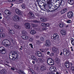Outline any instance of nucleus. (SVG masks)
I'll return each instance as SVG.
<instances>
[{
  "instance_id": "1",
  "label": "nucleus",
  "mask_w": 74,
  "mask_h": 74,
  "mask_svg": "<svg viewBox=\"0 0 74 74\" xmlns=\"http://www.w3.org/2000/svg\"><path fill=\"white\" fill-rule=\"evenodd\" d=\"M2 44L5 47H7L10 45V42L8 40L5 39L2 42Z\"/></svg>"
},
{
  "instance_id": "2",
  "label": "nucleus",
  "mask_w": 74,
  "mask_h": 74,
  "mask_svg": "<svg viewBox=\"0 0 74 74\" xmlns=\"http://www.w3.org/2000/svg\"><path fill=\"white\" fill-rule=\"evenodd\" d=\"M51 38L53 39L54 40H57L59 41V36L56 33L54 34L53 36L51 37Z\"/></svg>"
},
{
  "instance_id": "3",
  "label": "nucleus",
  "mask_w": 74,
  "mask_h": 74,
  "mask_svg": "<svg viewBox=\"0 0 74 74\" xmlns=\"http://www.w3.org/2000/svg\"><path fill=\"white\" fill-rule=\"evenodd\" d=\"M12 56H13L12 58V60H15L16 59H18V58H19V56H18L17 53L14 51L13 52V53L12 54Z\"/></svg>"
},
{
  "instance_id": "4",
  "label": "nucleus",
  "mask_w": 74,
  "mask_h": 74,
  "mask_svg": "<svg viewBox=\"0 0 74 74\" xmlns=\"http://www.w3.org/2000/svg\"><path fill=\"white\" fill-rule=\"evenodd\" d=\"M71 53V52L66 49H63V54L65 56H69Z\"/></svg>"
},
{
  "instance_id": "5",
  "label": "nucleus",
  "mask_w": 74,
  "mask_h": 74,
  "mask_svg": "<svg viewBox=\"0 0 74 74\" xmlns=\"http://www.w3.org/2000/svg\"><path fill=\"white\" fill-rule=\"evenodd\" d=\"M12 19L14 21H16V22L19 21L20 18L17 15H14L12 17Z\"/></svg>"
},
{
  "instance_id": "6",
  "label": "nucleus",
  "mask_w": 74,
  "mask_h": 74,
  "mask_svg": "<svg viewBox=\"0 0 74 74\" xmlns=\"http://www.w3.org/2000/svg\"><path fill=\"white\" fill-rule=\"evenodd\" d=\"M74 14H73V12L72 11H70L67 13V17L68 18H71L73 16Z\"/></svg>"
},
{
  "instance_id": "7",
  "label": "nucleus",
  "mask_w": 74,
  "mask_h": 74,
  "mask_svg": "<svg viewBox=\"0 0 74 74\" xmlns=\"http://www.w3.org/2000/svg\"><path fill=\"white\" fill-rule=\"evenodd\" d=\"M0 52L1 53H2V54H5V53L6 52L5 48L3 47H0Z\"/></svg>"
},
{
  "instance_id": "8",
  "label": "nucleus",
  "mask_w": 74,
  "mask_h": 74,
  "mask_svg": "<svg viewBox=\"0 0 74 74\" xmlns=\"http://www.w3.org/2000/svg\"><path fill=\"white\" fill-rule=\"evenodd\" d=\"M51 45V42L49 40H47L46 41L45 45L46 47H50Z\"/></svg>"
},
{
  "instance_id": "9",
  "label": "nucleus",
  "mask_w": 74,
  "mask_h": 74,
  "mask_svg": "<svg viewBox=\"0 0 74 74\" xmlns=\"http://www.w3.org/2000/svg\"><path fill=\"white\" fill-rule=\"evenodd\" d=\"M50 71L52 72H56V69L55 66H51L50 67L49 69Z\"/></svg>"
},
{
  "instance_id": "10",
  "label": "nucleus",
  "mask_w": 74,
  "mask_h": 74,
  "mask_svg": "<svg viewBox=\"0 0 74 74\" xmlns=\"http://www.w3.org/2000/svg\"><path fill=\"white\" fill-rule=\"evenodd\" d=\"M25 26L26 29H30V23H27L25 24Z\"/></svg>"
},
{
  "instance_id": "11",
  "label": "nucleus",
  "mask_w": 74,
  "mask_h": 74,
  "mask_svg": "<svg viewBox=\"0 0 74 74\" xmlns=\"http://www.w3.org/2000/svg\"><path fill=\"white\" fill-rule=\"evenodd\" d=\"M4 12L5 14L8 15V16H10V15H11V14H12L11 12L8 10H5Z\"/></svg>"
},
{
  "instance_id": "12",
  "label": "nucleus",
  "mask_w": 74,
  "mask_h": 74,
  "mask_svg": "<svg viewBox=\"0 0 74 74\" xmlns=\"http://www.w3.org/2000/svg\"><path fill=\"white\" fill-rule=\"evenodd\" d=\"M35 55L37 56H38V57H41L42 55V53L39 51H36Z\"/></svg>"
},
{
  "instance_id": "13",
  "label": "nucleus",
  "mask_w": 74,
  "mask_h": 74,
  "mask_svg": "<svg viewBox=\"0 0 74 74\" xmlns=\"http://www.w3.org/2000/svg\"><path fill=\"white\" fill-rule=\"evenodd\" d=\"M15 12L18 15H22V12H21L20 10L18 9H16L15 10Z\"/></svg>"
},
{
  "instance_id": "14",
  "label": "nucleus",
  "mask_w": 74,
  "mask_h": 74,
  "mask_svg": "<svg viewBox=\"0 0 74 74\" xmlns=\"http://www.w3.org/2000/svg\"><path fill=\"white\" fill-rule=\"evenodd\" d=\"M7 71L4 69H3L0 72V74H6Z\"/></svg>"
},
{
  "instance_id": "15",
  "label": "nucleus",
  "mask_w": 74,
  "mask_h": 74,
  "mask_svg": "<svg viewBox=\"0 0 74 74\" xmlns=\"http://www.w3.org/2000/svg\"><path fill=\"white\" fill-rule=\"evenodd\" d=\"M40 69L42 71H44L46 70V67L43 65H42L40 66Z\"/></svg>"
},
{
  "instance_id": "16",
  "label": "nucleus",
  "mask_w": 74,
  "mask_h": 74,
  "mask_svg": "<svg viewBox=\"0 0 74 74\" xmlns=\"http://www.w3.org/2000/svg\"><path fill=\"white\" fill-rule=\"evenodd\" d=\"M60 5L59 4H57L55 5L54 6V11H55V10H56L58 9L60 7Z\"/></svg>"
},
{
  "instance_id": "17",
  "label": "nucleus",
  "mask_w": 74,
  "mask_h": 74,
  "mask_svg": "<svg viewBox=\"0 0 74 74\" xmlns=\"http://www.w3.org/2000/svg\"><path fill=\"white\" fill-rule=\"evenodd\" d=\"M31 58L33 60H35L36 63H37L38 62V59L37 58H36V56H32L31 57Z\"/></svg>"
},
{
  "instance_id": "18",
  "label": "nucleus",
  "mask_w": 74,
  "mask_h": 74,
  "mask_svg": "<svg viewBox=\"0 0 74 74\" xmlns=\"http://www.w3.org/2000/svg\"><path fill=\"white\" fill-rule=\"evenodd\" d=\"M42 6L43 7H44L45 10H48L49 9V6L46 5V4H43Z\"/></svg>"
},
{
  "instance_id": "19",
  "label": "nucleus",
  "mask_w": 74,
  "mask_h": 74,
  "mask_svg": "<svg viewBox=\"0 0 74 74\" xmlns=\"http://www.w3.org/2000/svg\"><path fill=\"white\" fill-rule=\"evenodd\" d=\"M52 3H53V2L52 3H51V5L50 4H49L48 3H47L48 4L50 7V9L52 11H54V6H52Z\"/></svg>"
},
{
  "instance_id": "20",
  "label": "nucleus",
  "mask_w": 74,
  "mask_h": 74,
  "mask_svg": "<svg viewBox=\"0 0 74 74\" xmlns=\"http://www.w3.org/2000/svg\"><path fill=\"white\" fill-rule=\"evenodd\" d=\"M28 15L30 16L31 18H32L34 16V14L33 13V12H32V11H30L28 13Z\"/></svg>"
},
{
  "instance_id": "21",
  "label": "nucleus",
  "mask_w": 74,
  "mask_h": 74,
  "mask_svg": "<svg viewBox=\"0 0 74 74\" xmlns=\"http://www.w3.org/2000/svg\"><path fill=\"white\" fill-rule=\"evenodd\" d=\"M40 0H36V2H37V4L38 5V6L40 7V9H42L41 7H42V6H41V5H40Z\"/></svg>"
},
{
  "instance_id": "22",
  "label": "nucleus",
  "mask_w": 74,
  "mask_h": 74,
  "mask_svg": "<svg viewBox=\"0 0 74 74\" xmlns=\"http://www.w3.org/2000/svg\"><path fill=\"white\" fill-rule=\"evenodd\" d=\"M68 3L71 5H73L74 4V0H68Z\"/></svg>"
},
{
  "instance_id": "23",
  "label": "nucleus",
  "mask_w": 74,
  "mask_h": 74,
  "mask_svg": "<svg viewBox=\"0 0 74 74\" xmlns=\"http://www.w3.org/2000/svg\"><path fill=\"white\" fill-rule=\"evenodd\" d=\"M58 51V49L55 47H53L52 48V51L54 53H56Z\"/></svg>"
},
{
  "instance_id": "24",
  "label": "nucleus",
  "mask_w": 74,
  "mask_h": 74,
  "mask_svg": "<svg viewBox=\"0 0 74 74\" xmlns=\"http://www.w3.org/2000/svg\"><path fill=\"white\" fill-rule=\"evenodd\" d=\"M14 27L16 29H21V26L18 25L16 24H14Z\"/></svg>"
},
{
  "instance_id": "25",
  "label": "nucleus",
  "mask_w": 74,
  "mask_h": 74,
  "mask_svg": "<svg viewBox=\"0 0 74 74\" xmlns=\"http://www.w3.org/2000/svg\"><path fill=\"white\" fill-rule=\"evenodd\" d=\"M59 27L61 28H63L64 26V24L63 23H60L59 24Z\"/></svg>"
},
{
  "instance_id": "26",
  "label": "nucleus",
  "mask_w": 74,
  "mask_h": 74,
  "mask_svg": "<svg viewBox=\"0 0 74 74\" xmlns=\"http://www.w3.org/2000/svg\"><path fill=\"white\" fill-rule=\"evenodd\" d=\"M40 20L41 22H45L47 21V19L46 17H43L41 18Z\"/></svg>"
},
{
  "instance_id": "27",
  "label": "nucleus",
  "mask_w": 74,
  "mask_h": 74,
  "mask_svg": "<svg viewBox=\"0 0 74 74\" xmlns=\"http://www.w3.org/2000/svg\"><path fill=\"white\" fill-rule=\"evenodd\" d=\"M9 32H10L11 34H15V32L14 30H12L11 29H9Z\"/></svg>"
},
{
  "instance_id": "28",
  "label": "nucleus",
  "mask_w": 74,
  "mask_h": 74,
  "mask_svg": "<svg viewBox=\"0 0 74 74\" xmlns=\"http://www.w3.org/2000/svg\"><path fill=\"white\" fill-rule=\"evenodd\" d=\"M17 0H8V1H9V2H12V1H14L15 2H18V3H19V2H20V1H22L23 0H18V1H17Z\"/></svg>"
},
{
  "instance_id": "29",
  "label": "nucleus",
  "mask_w": 74,
  "mask_h": 74,
  "mask_svg": "<svg viewBox=\"0 0 74 74\" xmlns=\"http://www.w3.org/2000/svg\"><path fill=\"white\" fill-rule=\"evenodd\" d=\"M21 37L24 40H27V39H28V38H29V37L28 36L25 35L21 36Z\"/></svg>"
},
{
  "instance_id": "30",
  "label": "nucleus",
  "mask_w": 74,
  "mask_h": 74,
  "mask_svg": "<svg viewBox=\"0 0 74 74\" xmlns=\"http://www.w3.org/2000/svg\"><path fill=\"white\" fill-rule=\"evenodd\" d=\"M61 33L62 35V36H65L66 34V31L64 30H62L61 31Z\"/></svg>"
},
{
  "instance_id": "31",
  "label": "nucleus",
  "mask_w": 74,
  "mask_h": 74,
  "mask_svg": "<svg viewBox=\"0 0 74 74\" xmlns=\"http://www.w3.org/2000/svg\"><path fill=\"white\" fill-rule=\"evenodd\" d=\"M52 61H53L52 58H48L47 60V63H50L51 62H52Z\"/></svg>"
},
{
  "instance_id": "32",
  "label": "nucleus",
  "mask_w": 74,
  "mask_h": 74,
  "mask_svg": "<svg viewBox=\"0 0 74 74\" xmlns=\"http://www.w3.org/2000/svg\"><path fill=\"white\" fill-rule=\"evenodd\" d=\"M71 42L73 46H74V39L72 38H71Z\"/></svg>"
},
{
  "instance_id": "33",
  "label": "nucleus",
  "mask_w": 74,
  "mask_h": 74,
  "mask_svg": "<svg viewBox=\"0 0 74 74\" xmlns=\"http://www.w3.org/2000/svg\"><path fill=\"white\" fill-rule=\"evenodd\" d=\"M59 2V4L60 5H62V3H64V1H63V0H58Z\"/></svg>"
},
{
  "instance_id": "34",
  "label": "nucleus",
  "mask_w": 74,
  "mask_h": 74,
  "mask_svg": "<svg viewBox=\"0 0 74 74\" xmlns=\"http://www.w3.org/2000/svg\"><path fill=\"white\" fill-rule=\"evenodd\" d=\"M53 2V0H49L48 1H47V3L51 5V4L52 3V2Z\"/></svg>"
},
{
  "instance_id": "35",
  "label": "nucleus",
  "mask_w": 74,
  "mask_h": 74,
  "mask_svg": "<svg viewBox=\"0 0 74 74\" xmlns=\"http://www.w3.org/2000/svg\"><path fill=\"white\" fill-rule=\"evenodd\" d=\"M40 4H41L43 3V4H45V0H40Z\"/></svg>"
},
{
  "instance_id": "36",
  "label": "nucleus",
  "mask_w": 74,
  "mask_h": 74,
  "mask_svg": "<svg viewBox=\"0 0 74 74\" xmlns=\"http://www.w3.org/2000/svg\"><path fill=\"white\" fill-rule=\"evenodd\" d=\"M50 62V63H47L49 65H51V66H52V65H53L54 64V61H51Z\"/></svg>"
},
{
  "instance_id": "37",
  "label": "nucleus",
  "mask_w": 74,
  "mask_h": 74,
  "mask_svg": "<svg viewBox=\"0 0 74 74\" xmlns=\"http://www.w3.org/2000/svg\"><path fill=\"white\" fill-rule=\"evenodd\" d=\"M5 37V34L4 33H0V37Z\"/></svg>"
},
{
  "instance_id": "38",
  "label": "nucleus",
  "mask_w": 74,
  "mask_h": 74,
  "mask_svg": "<svg viewBox=\"0 0 74 74\" xmlns=\"http://www.w3.org/2000/svg\"><path fill=\"white\" fill-rule=\"evenodd\" d=\"M40 50L42 53H44V52H45V50L44 49H40Z\"/></svg>"
},
{
  "instance_id": "39",
  "label": "nucleus",
  "mask_w": 74,
  "mask_h": 74,
  "mask_svg": "<svg viewBox=\"0 0 74 74\" xmlns=\"http://www.w3.org/2000/svg\"><path fill=\"white\" fill-rule=\"evenodd\" d=\"M31 34H34L36 33V31L34 30H32L31 32Z\"/></svg>"
},
{
  "instance_id": "40",
  "label": "nucleus",
  "mask_w": 74,
  "mask_h": 74,
  "mask_svg": "<svg viewBox=\"0 0 74 74\" xmlns=\"http://www.w3.org/2000/svg\"><path fill=\"white\" fill-rule=\"evenodd\" d=\"M33 22L34 23H40V21L37 20H34L33 21Z\"/></svg>"
},
{
  "instance_id": "41",
  "label": "nucleus",
  "mask_w": 74,
  "mask_h": 74,
  "mask_svg": "<svg viewBox=\"0 0 74 74\" xmlns=\"http://www.w3.org/2000/svg\"><path fill=\"white\" fill-rule=\"evenodd\" d=\"M21 7L22 8H23V9H25V5L24 3H23L21 5Z\"/></svg>"
},
{
  "instance_id": "42",
  "label": "nucleus",
  "mask_w": 74,
  "mask_h": 74,
  "mask_svg": "<svg viewBox=\"0 0 74 74\" xmlns=\"http://www.w3.org/2000/svg\"><path fill=\"white\" fill-rule=\"evenodd\" d=\"M36 42L37 44H39L41 43V42L39 40H36Z\"/></svg>"
},
{
  "instance_id": "43",
  "label": "nucleus",
  "mask_w": 74,
  "mask_h": 74,
  "mask_svg": "<svg viewBox=\"0 0 74 74\" xmlns=\"http://www.w3.org/2000/svg\"><path fill=\"white\" fill-rule=\"evenodd\" d=\"M65 66H66V67H67V68H70V64H66V65H65Z\"/></svg>"
},
{
  "instance_id": "44",
  "label": "nucleus",
  "mask_w": 74,
  "mask_h": 74,
  "mask_svg": "<svg viewBox=\"0 0 74 74\" xmlns=\"http://www.w3.org/2000/svg\"><path fill=\"white\" fill-rule=\"evenodd\" d=\"M49 26V23H45V27H48Z\"/></svg>"
},
{
  "instance_id": "45",
  "label": "nucleus",
  "mask_w": 74,
  "mask_h": 74,
  "mask_svg": "<svg viewBox=\"0 0 74 74\" xmlns=\"http://www.w3.org/2000/svg\"><path fill=\"white\" fill-rule=\"evenodd\" d=\"M21 33L23 34H26V32L24 30L22 31Z\"/></svg>"
},
{
  "instance_id": "46",
  "label": "nucleus",
  "mask_w": 74,
  "mask_h": 74,
  "mask_svg": "<svg viewBox=\"0 0 74 74\" xmlns=\"http://www.w3.org/2000/svg\"><path fill=\"white\" fill-rule=\"evenodd\" d=\"M64 11V12H67V8H64V9L63 10Z\"/></svg>"
},
{
  "instance_id": "47",
  "label": "nucleus",
  "mask_w": 74,
  "mask_h": 74,
  "mask_svg": "<svg viewBox=\"0 0 74 74\" xmlns=\"http://www.w3.org/2000/svg\"><path fill=\"white\" fill-rule=\"evenodd\" d=\"M40 40L41 41H44L45 39H44V38L43 37H41L40 38Z\"/></svg>"
},
{
  "instance_id": "48",
  "label": "nucleus",
  "mask_w": 74,
  "mask_h": 74,
  "mask_svg": "<svg viewBox=\"0 0 74 74\" xmlns=\"http://www.w3.org/2000/svg\"><path fill=\"white\" fill-rule=\"evenodd\" d=\"M60 13L61 14H64L65 13L64 12V11L62 10L60 11Z\"/></svg>"
},
{
  "instance_id": "49",
  "label": "nucleus",
  "mask_w": 74,
  "mask_h": 74,
  "mask_svg": "<svg viewBox=\"0 0 74 74\" xmlns=\"http://www.w3.org/2000/svg\"><path fill=\"white\" fill-rule=\"evenodd\" d=\"M71 70L72 71H74V67L73 66H71Z\"/></svg>"
},
{
  "instance_id": "50",
  "label": "nucleus",
  "mask_w": 74,
  "mask_h": 74,
  "mask_svg": "<svg viewBox=\"0 0 74 74\" xmlns=\"http://www.w3.org/2000/svg\"><path fill=\"white\" fill-rule=\"evenodd\" d=\"M29 41H31V42H32L33 41V38H30V39L29 40Z\"/></svg>"
},
{
  "instance_id": "51",
  "label": "nucleus",
  "mask_w": 74,
  "mask_h": 74,
  "mask_svg": "<svg viewBox=\"0 0 74 74\" xmlns=\"http://www.w3.org/2000/svg\"><path fill=\"white\" fill-rule=\"evenodd\" d=\"M9 41L10 42H12L13 43V41H14V40H13L12 39L10 38L9 39Z\"/></svg>"
},
{
  "instance_id": "52",
  "label": "nucleus",
  "mask_w": 74,
  "mask_h": 74,
  "mask_svg": "<svg viewBox=\"0 0 74 74\" xmlns=\"http://www.w3.org/2000/svg\"><path fill=\"white\" fill-rule=\"evenodd\" d=\"M39 60L40 62L41 63H42V62H43V61L42 60V58H39Z\"/></svg>"
},
{
  "instance_id": "53",
  "label": "nucleus",
  "mask_w": 74,
  "mask_h": 74,
  "mask_svg": "<svg viewBox=\"0 0 74 74\" xmlns=\"http://www.w3.org/2000/svg\"><path fill=\"white\" fill-rule=\"evenodd\" d=\"M31 73L32 74H36V73L35 71H34L33 70H32L31 71Z\"/></svg>"
},
{
  "instance_id": "54",
  "label": "nucleus",
  "mask_w": 74,
  "mask_h": 74,
  "mask_svg": "<svg viewBox=\"0 0 74 74\" xmlns=\"http://www.w3.org/2000/svg\"><path fill=\"white\" fill-rule=\"evenodd\" d=\"M42 26H43L44 27H45V23H42Z\"/></svg>"
},
{
  "instance_id": "55",
  "label": "nucleus",
  "mask_w": 74,
  "mask_h": 74,
  "mask_svg": "<svg viewBox=\"0 0 74 74\" xmlns=\"http://www.w3.org/2000/svg\"><path fill=\"white\" fill-rule=\"evenodd\" d=\"M11 54H10L9 55V58L10 59H12V58H11V57L12 58V56H12V54H11Z\"/></svg>"
},
{
  "instance_id": "56",
  "label": "nucleus",
  "mask_w": 74,
  "mask_h": 74,
  "mask_svg": "<svg viewBox=\"0 0 74 74\" xmlns=\"http://www.w3.org/2000/svg\"><path fill=\"white\" fill-rule=\"evenodd\" d=\"M67 22L68 23H70L71 22V21L70 20H69L67 21Z\"/></svg>"
},
{
  "instance_id": "57",
  "label": "nucleus",
  "mask_w": 74,
  "mask_h": 74,
  "mask_svg": "<svg viewBox=\"0 0 74 74\" xmlns=\"http://www.w3.org/2000/svg\"><path fill=\"white\" fill-rule=\"evenodd\" d=\"M68 64H70V63H69V62L68 61H66L65 63V65H66Z\"/></svg>"
},
{
  "instance_id": "58",
  "label": "nucleus",
  "mask_w": 74,
  "mask_h": 74,
  "mask_svg": "<svg viewBox=\"0 0 74 74\" xmlns=\"http://www.w3.org/2000/svg\"><path fill=\"white\" fill-rule=\"evenodd\" d=\"M36 38H40V35H36Z\"/></svg>"
},
{
  "instance_id": "59",
  "label": "nucleus",
  "mask_w": 74,
  "mask_h": 74,
  "mask_svg": "<svg viewBox=\"0 0 74 74\" xmlns=\"http://www.w3.org/2000/svg\"><path fill=\"white\" fill-rule=\"evenodd\" d=\"M54 53H51V54L49 55V56H53Z\"/></svg>"
},
{
  "instance_id": "60",
  "label": "nucleus",
  "mask_w": 74,
  "mask_h": 74,
  "mask_svg": "<svg viewBox=\"0 0 74 74\" xmlns=\"http://www.w3.org/2000/svg\"><path fill=\"white\" fill-rule=\"evenodd\" d=\"M29 45L30 46H31V47L32 48H33V47L32 44H29Z\"/></svg>"
},
{
  "instance_id": "61",
  "label": "nucleus",
  "mask_w": 74,
  "mask_h": 74,
  "mask_svg": "<svg viewBox=\"0 0 74 74\" xmlns=\"http://www.w3.org/2000/svg\"><path fill=\"white\" fill-rule=\"evenodd\" d=\"M2 22L3 23H5V19H3L2 20Z\"/></svg>"
},
{
  "instance_id": "62",
  "label": "nucleus",
  "mask_w": 74,
  "mask_h": 74,
  "mask_svg": "<svg viewBox=\"0 0 74 74\" xmlns=\"http://www.w3.org/2000/svg\"><path fill=\"white\" fill-rule=\"evenodd\" d=\"M19 71H20V72H21V73H22L23 72V71L21 69H19Z\"/></svg>"
},
{
  "instance_id": "63",
  "label": "nucleus",
  "mask_w": 74,
  "mask_h": 74,
  "mask_svg": "<svg viewBox=\"0 0 74 74\" xmlns=\"http://www.w3.org/2000/svg\"><path fill=\"white\" fill-rule=\"evenodd\" d=\"M11 70H13V71L15 70V69H14V68L12 67L11 68Z\"/></svg>"
},
{
  "instance_id": "64",
  "label": "nucleus",
  "mask_w": 74,
  "mask_h": 74,
  "mask_svg": "<svg viewBox=\"0 0 74 74\" xmlns=\"http://www.w3.org/2000/svg\"><path fill=\"white\" fill-rule=\"evenodd\" d=\"M3 32V29L0 28V32Z\"/></svg>"
}]
</instances>
